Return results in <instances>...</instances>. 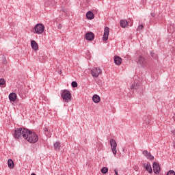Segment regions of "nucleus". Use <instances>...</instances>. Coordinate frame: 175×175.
<instances>
[{
  "label": "nucleus",
  "instance_id": "f257e3e1",
  "mask_svg": "<svg viewBox=\"0 0 175 175\" xmlns=\"http://www.w3.org/2000/svg\"><path fill=\"white\" fill-rule=\"evenodd\" d=\"M14 137L15 139H21V137H23L25 140H27L29 142V143H31L32 144H35V143H37V142L39 140V137L36 133L31 132L25 128H19L15 129Z\"/></svg>",
  "mask_w": 175,
  "mask_h": 175
},
{
  "label": "nucleus",
  "instance_id": "f03ea898",
  "mask_svg": "<svg viewBox=\"0 0 175 175\" xmlns=\"http://www.w3.org/2000/svg\"><path fill=\"white\" fill-rule=\"evenodd\" d=\"M61 96L63 99V102L66 103H69L72 100V94L68 90H64L61 92Z\"/></svg>",
  "mask_w": 175,
  "mask_h": 175
},
{
  "label": "nucleus",
  "instance_id": "7ed1b4c3",
  "mask_svg": "<svg viewBox=\"0 0 175 175\" xmlns=\"http://www.w3.org/2000/svg\"><path fill=\"white\" fill-rule=\"evenodd\" d=\"M137 64L140 65L142 68H148L150 66V63H148V60L145 59L143 56H139L137 60Z\"/></svg>",
  "mask_w": 175,
  "mask_h": 175
},
{
  "label": "nucleus",
  "instance_id": "20e7f679",
  "mask_svg": "<svg viewBox=\"0 0 175 175\" xmlns=\"http://www.w3.org/2000/svg\"><path fill=\"white\" fill-rule=\"evenodd\" d=\"M34 30L36 33L40 34L44 32V25L42 23H38L35 25Z\"/></svg>",
  "mask_w": 175,
  "mask_h": 175
},
{
  "label": "nucleus",
  "instance_id": "39448f33",
  "mask_svg": "<svg viewBox=\"0 0 175 175\" xmlns=\"http://www.w3.org/2000/svg\"><path fill=\"white\" fill-rule=\"evenodd\" d=\"M110 146L113 154L116 155L117 154V142H116V140L111 139L110 140Z\"/></svg>",
  "mask_w": 175,
  "mask_h": 175
},
{
  "label": "nucleus",
  "instance_id": "423d86ee",
  "mask_svg": "<svg viewBox=\"0 0 175 175\" xmlns=\"http://www.w3.org/2000/svg\"><path fill=\"white\" fill-rule=\"evenodd\" d=\"M100 73H102V70L99 68H93L91 70V75L93 77H98Z\"/></svg>",
  "mask_w": 175,
  "mask_h": 175
},
{
  "label": "nucleus",
  "instance_id": "0eeeda50",
  "mask_svg": "<svg viewBox=\"0 0 175 175\" xmlns=\"http://www.w3.org/2000/svg\"><path fill=\"white\" fill-rule=\"evenodd\" d=\"M153 172L154 174H159L161 173V166H159V163L157 162H154L152 165Z\"/></svg>",
  "mask_w": 175,
  "mask_h": 175
},
{
  "label": "nucleus",
  "instance_id": "6e6552de",
  "mask_svg": "<svg viewBox=\"0 0 175 175\" xmlns=\"http://www.w3.org/2000/svg\"><path fill=\"white\" fill-rule=\"evenodd\" d=\"M109 32H110V29L108 27H106L103 36V40H104V42H106L107 39H109Z\"/></svg>",
  "mask_w": 175,
  "mask_h": 175
},
{
  "label": "nucleus",
  "instance_id": "1a4fd4ad",
  "mask_svg": "<svg viewBox=\"0 0 175 175\" xmlns=\"http://www.w3.org/2000/svg\"><path fill=\"white\" fill-rule=\"evenodd\" d=\"M94 38H95V35L94 34V33H92L91 31L86 33V34H85L86 40L92 41V40H94Z\"/></svg>",
  "mask_w": 175,
  "mask_h": 175
},
{
  "label": "nucleus",
  "instance_id": "9d476101",
  "mask_svg": "<svg viewBox=\"0 0 175 175\" xmlns=\"http://www.w3.org/2000/svg\"><path fill=\"white\" fill-rule=\"evenodd\" d=\"M144 167L146 169V172L150 173V174H152V168L151 167V164H150V163H144Z\"/></svg>",
  "mask_w": 175,
  "mask_h": 175
},
{
  "label": "nucleus",
  "instance_id": "9b49d317",
  "mask_svg": "<svg viewBox=\"0 0 175 175\" xmlns=\"http://www.w3.org/2000/svg\"><path fill=\"white\" fill-rule=\"evenodd\" d=\"M10 102H16L17 100V94L14 92L10 93L9 95Z\"/></svg>",
  "mask_w": 175,
  "mask_h": 175
},
{
  "label": "nucleus",
  "instance_id": "f8f14e48",
  "mask_svg": "<svg viewBox=\"0 0 175 175\" xmlns=\"http://www.w3.org/2000/svg\"><path fill=\"white\" fill-rule=\"evenodd\" d=\"M120 27L122 28H126V27H129V21L126 20H120Z\"/></svg>",
  "mask_w": 175,
  "mask_h": 175
},
{
  "label": "nucleus",
  "instance_id": "ddd939ff",
  "mask_svg": "<svg viewBox=\"0 0 175 175\" xmlns=\"http://www.w3.org/2000/svg\"><path fill=\"white\" fill-rule=\"evenodd\" d=\"M31 49H33V50H34L35 51H37V50H38L39 49V46L38 45V43L36 42V41L35 40L31 41Z\"/></svg>",
  "mask_w": 175,
  "mask_h": 175
},
{
  "label": "nucleus",
  "instance_id": "4468645a",
  "mask_svg": "<svg viewBox=\"0 0 175 175\" xmlns=\"http://www.w3.org/2000/svg\"><path fill=\"white\" fill-rule=\"evenodd\" d=\"M143 154L148 159H150V161H152L154 159V156L151 155V153L148 152L147 150L143 151Z\"/></svg>",
  "mask_w": 175,
  "mask_h": 175
},
{
  "label": "nucleus",
  "instance_id": "2eb2a0df",
  "mask_svg": "<svg viewBox=\"0 0 175 175\" xmlns=\"http://www.w3.org/2000/svg\"><path fill=\"white\" fill-rule=\"evenodd\" d=\"M114 62L116 65H121L122 64V59L120 56H115Z\"/></svg>",
  "mask_w": 175,
  "mask_h": 175
},
{
  "label": "nucleus",
  "instance_id": "dca6fc26",
  "mask_svg": "<svg viewBox=\"0 0 175 175\" xmlns=\"http://www.w3.org/2000/svg\"><path fill=\"white\" fill-rule=\"evenodd\" d=\"M92 100L94 103H99L100 102V97L98 94H94L92 97Z\"/></svg>",
  "mask_w": 175,
  "mask_h": 175
},
{
  "label": "nucleus",
  "instance_id": "f3484780",
  "mask_svg": "<svg viewBox=\"0 0 175 175\" xmlns=\"http://www.w3.org/2000/svg\"><path fill=\"white\" fill-rule=\"evenodd\" d=\"M94 13H92V12L91 11H88L87 13H86V18L88 19V20H93L94 18Z\"/></svg>",
  "mask_w": 175,
  "mask_h": 175
},
{
  "label": "nucleus",
  "instance_id": "a211bd4d",
  "mask_svg": "<svg viewBox=\"0 0 175 175\" xmlns=\"http://www.w3.org/2000/svg\"><path fill=\"white\" fill-rule=\"evenodd\" d=\"M8 165L10 169H13V167H14V163L13 162V160H12V159H8Z\"/></svg>",
  "mask_w": 175,
  "mask_h": 175
},
{
  "label": "nucleus",
  "instance_id": "6ab92c4d",
  "mask_svg": "<svg viewBox=\"0 0 175 175\" xmlns=\"http://www.w3.org/2000/svg\"><path fill=\"white\" fill-rule=\"evenodd\" d=\"M54 149L55 150V151H59V150H61V144L59 142L55 143Z\"/></svg>",
  "mask_w": 175,
  "mask_h": 175
},
{
  "label": "nucleus",
  "instance_id": "aec40b11",
  "mask_svg": "<svg viewBox=\"0 0 175 175\" xmlns=\"http://www.w3.org/2000/svg\"><path fill=\"white\" fill-rule=\"evenodd\" d=\"M0 85L1 87H5L6 85V81L5 80V79H0Z\"/></svg>",
  "mask_w": 175,
  "mask_h": 175
},
{
  "label": "nucleus",
  "instance_id": "412c9836",
  "mask_svg": "<svg viewBox=\"0 0 175 175\" xmlns=\"http://www.w3.org/2000/svg\"><path fill=\"white\" fill-rule=\"evenodd\" d=\"M96 148L98 151H100L103 148V145L100 142H97Z\"/></svg>",
  "mask_w": 175,
  "mask_h": 175
},
{
  "label": "nucleus",
  "instance_id": "4be33fe9",
  "mask_svg": "<svg viewBox=\"0 0 175 175\" xmlns=\"http://www.w3.org/2000/svg\"><path fill=\"white\" fill-rule=\"evenodd\" d=\"M107 172H109V168H107L106 167H103L101 169V173H103V174H106V173H107Z\"/></svg>",
  "mask_w": 175,
  "mask_h": 175
},
{
  "label": "nucleus",
  "instance_id": "5701e85b",
  "mask_svg": "<svg viewBox=\"0 0 175 175\" xmlns=\"http://www.w3.org/2000/svg\"><path fill=\"white\" fill-rule=\"evenodd\" d=\"M150 55L154 58V59H158V55L155 54L154 52H150Z\"/></svg>",
  "mask_w": 175,
  "mask_h": 175
},
{
  "label": "nucleus",
  "instance_id": "b1692460",
  "mask_svg": "<svg viewBox=\"0 0 175 175\" xmlns=\"http://www.w3.org/2000/svg\"><path fill=\"white\" fill-rule=\"evenodd\" d=\"M71 85H72V88H76L77 87V85H78L77 82L72 81L71 83Z\"/></svg>",
  "mask_w": 175,
  "mask_h": 175
},
{
  "label": "nucleus",
  "instance_id": "393cba45",
  "mask_svg": "<svg viewBox=\"0 0 175 175\" xmlns=\"http://www.w3.org/2000/svg\"><path fill=\"white\" fill-rule=\"evenodd\" d=\"M167 175H175V172L174 170H170L167 173Z\"/></svg>",
  "mask_w": 175,
  "mask_h": 175
},
{
  "label": "nucleus",
  "instance_id": "a878e982",
  "mask_svg": "<svg viewBox=\"0 0 175 175\" xmlns=\"http://www.w3.org/2000/svg\"><path fill=\"white\" fill-rule=\"evenodd\" d=\"M144 28V26L143 25H140L138 26L137 31H142Z\"/></svg>",
  "mask_w": 175,
  "mask_h": 175
},
{
  "label": "nucleus",
  "instance_id": "bb28decb",
  "mask_svg": "<svg viewBox=\"0 0 175 175\" xmlns=\"http://www.w3.org/2000/svg\"><path fill=\"white\" fill-rule=\"evenodd\" d=\"M129 21V26L130 27H132V25H133V20H131V19H129V21Z\"/></svg>",
  "mask_w": 175,
  "mask_h": 175
},
{
  "label": "nucleus",
  "instance_id": "cd10ccee",
  "mask_svg": "<svg viewBox=\"0 0 175 175\" xmlns=\"http://www.w3.org/2000/svg\"><path fill=\"white\" fill-rule=\"evenodd\" d=\"M44 131L45 132V135H47L49 133V129L47 127H45L44 129Z\"/></svg>",
  "mask_w": 175,
  "mask_h": 175
},
{
  "label": "nucleus",
  "instance_id": "c85d7f7f",
  "mask_svg": "<svg viewBox=\"0 0 175 175\" xmlns=\"http://www.w3.org/2000/svg\"><path fill=\"white\" fill-rule=\"evenodd\" d=\"M57 28H58L59 29H61V28H62V25L60 24V23H59L58 25H57Z\"/></svg>",
  "mask_w": 175,
  "mask_h": 175
},
{
  "label": "nucleus",
  "instance_id": "c756f323",
  "mask_svg": "<svg viewBox=\"0 0 175 175\" xmlns=\"http://www.w3.org/2000/svg\"><path fill=\"white\" fill-rule=\"evenodd\" d=\"M171 133H172V135H175V129L172 130Z\"/></svg>",
  "mask_w": 175,
  "mask_h": 175
},
{
  "label": "nucleus",
  "instance_id": "7c9ffc66",
  "mask_svg": "<svg viewBox=\"0 0 175 175\" xmlns=\"http://www.w3.org/2000/svg\"><path fill=\"white\" fill-rule=\"evenodd\" d=\"M152 17H155V13H151Z\"/></svg>",
  "mask_w": 175,
  "mask_h": 175
},
{
  "label": "nucleus",
  "instance_id": "2f4dec72",
  "mask_svg": "<svg viewBox=\"0 0 175 175\" xmlns=\"http://www.w3.org/2000/svg\"><path fill=\"white\" fill-rule=\"evenodd\" d=\"M115 174L118 175V171L117 170H115Z\"/></svg>",
  "mask_w": 175,
  "mask_h": 175
},
{
  "label": "nucleus",
  "instance_id": "473e14b6",
  "mask_svg": "<svg viewBox=\"0 0 175 175\" xmlns=\"http://www.w3.org/2000/svg\"><path fill=\"white\" fill-rule=\"evenodd\" d=\"M31 175H36V174H35V173H32V174H31Z\"/></svg>",
  "mask_w": 175,
  "mask_h": 175
},
{
  "label": "nucleus",
  "instance_id": "72a5a7b5",
  "mask_svg": "<svg viewBox=\"0 0 175 175\" xmlns=\"http://www.w3.org/2000/svg\"><path fill=\"white\" fill-rule=\"evenodd\" d=\"M45 6H47V3H45Z\"/></svg>",
  "mask_w": 175,
  "mask_h": 175
}]
</instances>
